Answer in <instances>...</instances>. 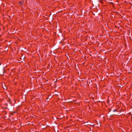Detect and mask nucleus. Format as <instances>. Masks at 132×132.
<instances>
[{
  "instance_id": "nucleus-1",
  "label": "nucleus",
  "mask_w": 132,
  "mask_h": 132,
  "mask_svg": "<svg viewBox=\"0 0 132 132\" xmlns=\"http://www.w3.org/2000/svg\"><path fill=\"white\" fill-rule=\"evenodd\" d=\"M102 2V1H101V2H101H101Z\"/></svg>"
}]
</instances>
